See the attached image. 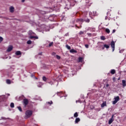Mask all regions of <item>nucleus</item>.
Returning a JSON list of instances; mask_svg holds the SVG:
<instances>
[{
	"mask_svg": "<svg viewBox=\"0 0 126 126\" xmlns=\"http://www.w3.org/2000/svg\"><path fill=\"white\" fill-rule=\"evenodd\" d=\"M32 76H33V75H32Z\"/></svg>",
	"mask_w": 126,
	"mask_h": 126,
	"instance_id": "4d7b16f0",
	"label": "nucleus"
},
{
	"mask_svg": "<svg viewBox=\"0 0 126 126\" xmlns=\"http://www.w3.org/2000/svg\"><path fill=\"white\" fill-rule=\"evenodd\" d=\"M103 47H104V48H105L106 49H109V48H110V44L107 45L105 44L103 45Z\"/></svg>",
	"mask_w": 126,
	"mask_h": 126,
	"instance_id": "4468645a",
	"label": "nucleus"
},
{
	"mask_svg": "<svg viewBox=\"0 0 126 126\" xmlns=\"http://www.w3.org/2000/svg\"><path fill=\"white\" fill-rule=\"evenodd\" d=\"M42 79H43V81H47V78H46V77H45V76H43L42 77Z\"/></svg>",
	"mask_w": 126,
	"mask_h": 126,
	"instance_id": "a878e982",
	"label": "nucleus"
},
{
	"mask_svg": "<svg viewBox=\"0 0 126 126\" xmlns=\"http://www.w3.org/2000/svg\"><path fill=\"white\" fill-rule=\"evenodd\" d=\"M105 31L108 33V34L110 33V30L109 29H106Z\"/></svg>",
	"mask_w": 126,
	"mask_h": 126,
	"instance_id": "cd10ccee",
	"label": "nucleus"
},
{
	"mask_svg": "<svg viewBox=\"0 0 126 126\" xmlns=\"http://www.w3.org/2000/svg\"><path fill=\"white\" fill-rule=\"evenodd\" d=\"M25 114H26L25 119H28L29 118H30V117L32 116L33 112L31 110H27Z\"/></svg>",
	"mask_w": 126,
	"mask_h": 126,
	"instance_id": "f257e3e1",
	"label": "nucleus"
},
{
	"mask_svg": "<svg viewBox=\"0 0 126 126\" xmlns=\"http://www.w3.org/2000/svg\"><path fill=\"white\" fill-rule=\"evenodd\" d=\"M106 87H109V84H106Z\"/></svg>",
	"mask_w": 126,
	"mask_h": 126,
	"instance_id": "79ce46f5",
	"label": "nucleus"
},
{
	"mask_svg": "<svg viewBox=\"0 0 126 126\" xmlns=\"http://www.w3.org/2000/svg\"><path fill=\"white\" fill-rule=\"evenodd\" d=\"M120 101V96H117L115 97H114V101H113L112 104L113 105H115L118 103V101Z\"/></svg>",
	"mask_w": 126,
	"mask_h": 126,
	"instance_id": "f03ea898",
	"label": "nucleus"
},
{
	"mask_svg": "<svg viewBox=\"0 0 126 126\" xmlns=\"http://www.w3.org/2000/svg\"><path fill=\"white\" fill-rule=\"evenodd\" d=\"M36 39H38V37H36Z\"/></svg>",
	"mask_w": 126,
	"mask_h": 126,
	"instance_id": "5fc2aeb1",
	"label": "nucleus"
},
{
	"mask_svg": "<svg viewBox=\"0 0 126 126\" xmlns=\"http://www.w3.org/2000/svg\"><path fill=\"white\" fill-rule=\"evenodd\" d=\"M113 118H114V115H112L111 119H110L109 120V122H108L109 125H111V124H112V123H113V122H114V119H113Z\"/></svg>",
	"mask_w": 126,
	"mask_h": 126,
	"instance_id": "1a4fd4ad",
	"label": "nucleus"
},
{
	"mask_svg": "<svg viewBox=\"0 0 126 126\" xmlns=\"http://www.w3.org/2000/svg\"><path fill=\"white\" fill-rule=\"evenodd\" d=\"M7 96H10V94H7Z\"/></svg>",
	"mask_w": 126,
	"mask_h": 126,
	"instance_id": "c03bdc74",
	"label": "nucleus"
},
{
	"mask_svg": "<svg viewBox=\"0 0 126 126\" xmlns=\"http://www.w3.org/2000/svg\"><path fill=\"white\" fill-rule=\"evenodd\" d=\"M74 117L75 118H77V117H78V113H77V112L75 113L74 114Z\"/></svg>",
	"mask_w": 126,
	"mask_h": 126,
	"instance_id": "aec40b11",
	"label": "nucleus"
},
{
	"mask_svg": "<svg viewBox=\"0 0 126 126\" xmlns=\"http://www.w3.org/2000/svg\"><path fill=\"white\" fill-rule=\"evenodd\" d=\"M16 58L19 59L21 57V52L20 51H16Z\"/></svg>",
	"mask_w": 126,
	"mask_h": 126,
	"instance_id": "39448f33",
	"label": "nucleus"
},
{
	"mask_svg": "<svg viewBox=\"0 0 126 126\" xmlns=\"http://www.w3.org/2000/svg\"><path fill=\"white\" fill-rule=\"evenodd\" d=\"M118 80H120V78L118 79Z\"/></svg>",
	"mask_w": 126,
	"mask_h": 126,
	"instance_id": "6e6d98bb",
	"label": "nucleus"
},
{
	"mask_svg": "<svg viewBox=\"0 0 126 126\" xmlns=\"http://www.w3.org/2000/svg\"><path fill=\"white\" fill-rule=\"evenodd\" d=\"M79 122H80V119H79V118H77L75 119V123L76 124H77L78 123H79Z\"/></svg>",
	"mask_w": 126,
	"mask_h": 126,
	"instance_id": "f3484780",
	"label": "nucleus"
},
{
	"mask_svg": "<svg viewBox=\"0 0 126 126\" xmlns=\"http://www.w3.org/2000/svg\"><path fill=\"white\" fill-rule=\"evenodd\" d=\"M79 35H82V34H84V32L80 31L79 33Z\"/></svg>",
	"mask_w": 126,
	"mask_h": 126,
	"instance_id": "2f4dec72",
	"label": "nucleus"
},
{
	"mask_svg": "<svg viewBox=\"0 0 126 126\" xmlns=\"http://www.w3.org/2000/svg\"><path fill=\"white\" fill-rule=\"evenodd\" d=\"M105 106H107V104L106 103V102H103L101 105V108H104Z\"/></svg>",
	"mask_w": 126,
	"mask_h": 126,
	"instance_id": "dca6fc26",
	"label": "nucleus"
},
{
	"mask_svg": "<svg viewBox=\"0 0 126 126\" xmlns=\"http://www.w3.org/2000/svg\"><path fill=\"white\" fill-rule=\"evenodd\" d=\"M43 85V83L39 82L37 83V86L38 87H42Z\"/></svg>",
	"mask_w": 126,
	"mask_h": 126,
	"instance_id": "f8f14e48",
	"label": "nucleus"
},
{
	"mask_svg": "<svg viewBox=\"0 0 126 126\" xmlns=\"http://www.w3.org/2000/svg\"><path fill=\"white\" fill-rule=\"evenodd\" d=\"M53 55H56V53H53Z\"/></svg>",
	"mask_w": 126,
	"mask_h": 126,
	"instance_id": "09e8293b",
	"label": "nucleus"
},
{
	"mask_svg": "<svg viewBox=\"0 0 126 126\" xmlns=\"http://www.w3.org/2000/svg\"><path fill=\"white\" fill-rule=\"evenodd\" d=\"M66 48H67V49H68V50H70L71 48L70 46H69L68 45H66Z\"/></svg>",
	"mask_w": 126,
	"mask_h": 126,
	"instance_id": "c85d7f7f",
	"label": "nucleus"
},
{
	"mask_svg": "<svg viewBox=\"0 0 126 126\" xmlns=\"http://www.w3.org/2000/svg\"><path fill=\"white\" fill-rule=\"evenodd\" d=\"M115 32H116V30H113V32H112V33H115Z\"/></svg>",
	"mask_w": 126,
	"mask_h": 126,
	"instance_id": "58836bf2",
	"label": "nucleus"
},
{
	"mask_svg": "<svg viewBox=\"0 0 126 126\" xmlns=\"http://www.w3.org/2000/svg\"><path fill=\"white\" fill-rule=\"evenodd\" d=\"M35 79H38V78H36V77H35Z\"/></svg>",
	"mask_w": 126,
	"mask_h": 126,
	"instance_id": "8fccbe9b",
	"label": "nucleus"
},
{
	"mask_svg": "<svg viewBox=\"0 0 126 126\" xmlns=\"http://www.w3.org/2000/svg\"><path fill=\"white\" fill-rule=\"evenodd\" d=\"M32 33H33V32H32V31H30V32H29V35H32Z\"/></svg>",
	"mask_w": 126,
	"mask_h": 126,
	"instance_id": "c9c22d12",
	"label": "nucleus"
},
{
	"mask_svg": "<svg viewBox=\"0 0 126 126\" xmlns=\"http://www.w3.org/2000/svg\"><path fill=\"white\" fill-rule=\"evenodd\" d=\"M12 49H13V46L12 45H9L8 47L6 52H8V53H9V52H11V51H12Z\"/></svg>",
	"mask_w": 126,
	"mask_h": 126,
	"instance_id": "20e7f679",
	"label": "nucleus"
},
{
	"mask_svg": "<svg viewBox=\"0 0 126 126\" xmlns=\"http://www.w3.org/2000/svg\"><path fill=\"white\" fill-rule=\"evenodd\" d=\"M111 46L112 48V52H114V51H115V42L114 41L111 42Z\"/></svg>",
	"mask_w": 126,
	"mask_h": 126,
	"instance_id": "423d86ee",
	"label": "nucleus"
},
{
	"mask_svg": "<svg viewBox=\"0 0 126 126\" xmlns=\"http://www.w3.org/2000/svg\"><path fill=\"white\" fill-rule=\"evenodd\" d=\"M113 80H115V78H113Z\"/></svg>",
	"mask_w": 126,
	"mask_h": 126,
	"instance_id": "603ef678",
	"label": "nucleus"
},
{
	"mask_svg": "<svg viewBox=\"0 0 126 126\" xmlns=\"http://www.w3.org/2000/svg\"><path fill=\"white\" fill-rule=\"evenodd\" d=\"M23 103H24V104L25 105V107H26L27 105H28V103H29V101H28V99H24L23 100Z\"/></svg>",
	"mask_w": 126,
	"mask_h": 126,
	"instance_id": "6e6552de",
	"label": "nucleus"
},
{
	"mask_svg": "<svg viewBox=\"0 0 126 126\" xmlns=\"http://www.w3.org/2000/svg\"><path fill=\"white\" fill-rule=\"evenodd\" d=\"M57 95L58 96H60L61 98H62V97H63V95H63V92H58Z\"/></svg>",
	"mask_w": 126,
	"mask_h": 126,
	"instance_id": "ddd939ff",
	"label": "nucleus"
},
{
	"mask_svg": "<svg viewBox=\"0 0 126 126\" xmlns=\"http://www.w3.org/2000/svg\"><path fill=\"white\" fill-rule=\"evenodd\" d=\"M104 49H105V47H103L102 48V50H104Z\"/></svg>",
	"mask_w": 126,
	"mask_h": 126,
	"instance_id": "de8ad7c7",
	"label": "nucleus"
},
{
	"mask_svg": "<svg viewBox=\"0 0 126 126\" xmlns=\"http://www.w3.org/2000/svg\"><path fill=\"white\" fill-rule=\"evenodd\" d=\"M107 19H108V17L107 16H106L105 18V20H107Z\"/></svg>",
	"mask_w": 126,
	"mask_h": 126,
	"instance_id": "ea45409f",
	"label": "nucleus"
},
{
	"mask_svg": "<svg viewBox=\"0 0 126 126\" xmlns=\"http://www.w3.org/2000/svg\"><path fill=\"white\" fill-rule=\"evenodd\" d=\"M47 103H48V104H49V105H52V104H53V101H49Z\"/></svg>",
	"mask_w": 126,
	"mask_h": 126,
	"instance_id": "f704fd0d",
	"label": "nucleus"
},
{
	"mask_svg": "<svg viewBox=\"0 0 126 126\" xmlns=\"http://www.w3.org/2000/svg\"><path fill=\"white\" fill-rule=\"evenodd\" d=\"M6 83H7V84H10V83H11V81L9 79H7Z\"/></svg>",
	"mask_w": 126,
	"mask_h": 126,
	"instance_id": "6ab92c4d",
	"label": "nucleus"
},
{
	"mask_svg": "<svg viewBox=\"0 0 126 126\" xmlns=\"http://www.w3.org/2000/svg\"><path fill=\"white\" fill-rule=\"evenodd\" d=\"M111 74H115L116 73V70L115 69H112L111 71Z\"/></svg>",
	"mask_w": 126,
	"mask_h": 126,
	"instance_id": "a211bd4d",
	"label": "nucleus"
},
{
	"mask_svg": "<svg viewBox=\"0 0 126 126\" xmlns=\"http://www.w3.org/2000/svg\"><path fill=\"white\" fill-rule=\"evenodd\" d=\"M15 55H16V52L15 53Z\"/></svg>",
	"mask_w": 126,
	"mask_h": 126,
	"instance_id": "864d4df0",
	"label": "nucleus"
},
{
	"mask_svg": "<svg viewBox=\"0 0 126 126\" xmlns=\"http://www.w3.org/2000/svg\"><path fill=\"white\" fill-rule=\"evenodd\" d=\"M85 47H86V48H89V45L88 44H86Z\"/></svg>",
	"mask_w": 126,
	"mask_h": 126,
	"instance_id": "e433bc0d",
	"label": "nucleus"
},
{
	"mask_svg": "<svg viewBox=\"0 0 126 126\" xmlns=\"http://www.w3.org/2000/svg\"><path fill=\"white\" fill-rule=\"evenodd\" d=\"M39 55H40V56H41V55H42V53H39Z\"/></svg>",
	"mask_w": 126,
	"mask_h": 126,
	"instance_id": "49530a36",
	"label": "nucleus"
},
{
	"mask_svg": "<svg viewBox=\"0 0 126 126\" xmlns=\"http://www.w3.org/2000/svg\"><path fill=\"white\" fill-rule=\"evenodd\" d=\"M70 53H77V51H76L74 49H71L70 50Z\"/></svg>",
	"mask_w": 126,
	"mask_h": 126,
	"instance_id": "2eb2a0df",
	"label": "nucleus"
},
{
	"mask_svg": "<svg viewBox=\"0 0 126 126\" xmlns=\"http://www.w3.org/2000/svg\"><path fill=\"white\" fill-rule=\"evenodd\" d=\"M53 45H54V42H51L49 43V47H52V46H53Z\"/></svg>",
	"mask_w": 126,
	"mask_h": 126,
	"instance_id": "5701e85b",
	"label": "nucleus"
},
{
	"mask_svg": "<svg viewBox=\"0 0 126 126\" xmlns=\"http://www.w3.org/2000/svg\"><path fill=\"white\" fill-rule=\"evenodd\" d=\"M100 39H101V40H106V38L104 36H101Z\"/></svg>",
	"mask_w": 126,
	"mask_h": 126,
	"instance_id": "393cba45",
	"label": "nucleus"
},
{
	"mask_svg": "<svg viewBox=\"0 0 126 126\" xmlns=\"http://www.w3.org/2000/svg\"><path fill=\"white\" fill-rule=\"evenodd\" d=\"M77 27V28L79 29V27Z\"/></svg>",
	"mask_w": 126,
	"mask_h": 126,
	"instance_id": "3c124183",
	"label": "nucleus"
},
{
	"mask_svg": "<svg viewBox=\"0 0 126 126\" xmlns=\"http://www.w3.org/2000/svg\"><path fill=\"white\" fill-rule=\"evenodd\" d=\"M70 6H74L75 5V1L74 0H71L70 1Z\"/></svg>",
	"mask_w": 126,
	"mask_h": 126,
	"instance_id": "9d476101",
	"label": "nucleus"
},
{
	"mask_svg": "<svg viewBox=\"0 0 126 126\" xmlns=\"http://www.w3.org/2000/svg\"><path fill=\"white\" fill-rule=\"evenodd\" d=\"M10 107L11 108H14V103H13V102L11 103Z\"/></svg>",
	"mask_w": 126,
	"mask_h": 126,
	"instance_id": "4be33fe9",
	"label": "nucleus"
},
{
	"mask_svg": "<svg viewBox=\"0 0 126 126\" xmlns=\"http://www.w3.org/2000/svg\"><path fill=\"white\" fill-rule=\"evenodd\" d=\"M56 58L57 60H61V57L59 55H56Z\"/></svg>",
	"mask_w": 126,
	"mask_h": 126,
	"instance_id": "473e14b6",
	"label": "nucleus"
},
{
	"mask_svg": "<svg viewBox=\"0 0 126 126\" xmlns=\"http://www.w3.org/2000/svg\"><path fill=\"white\" fill-rule=\"evenodd\" d=\"M3 41V38L2 37L0 36V43Z\"/></svg>",
	"mask_w": 126,
	"mask_h": 126,
	"instance_id": "c756f323",
	"label": "nucleus"
},
{
	"mask_svg": "<svg viewBox=\"0 0 126 126\" xmlns=\"http://www.w3.org/2000/svg\"><path fill=\"white\" fill-rule=\"evenodd\" d=\"M17 108H18L19 111H20V112H22V109L21 108V107L19 106Z\"/></svg>",
	"mask_w": 126,
	"mask_h": 126,
	"instance_id": "bb28decb",
	"label": "nucleus"
},
{
	"mask_svg": "<svg viewBox=\"0 0 126 126\" xmlns=\"http://www.w3.org/2000/svg\"><path fill=\"white\" fill-rule=\"evenodd\" d=\"M87 35H88V36H89L90 37H91L92 34L90 33H87Z\"/></svg>",
	"mask_w": 126,
	"mask_h": 126,
	"instance_id": "4c0bfd02",
	"label": "nucleus"
},
{
	"mask_svg": "<svg viewBox=\"0 0 126 126\" xmlns=\"http://www.w3.org/2000/svg\"><path fill=\"white\" fill-rule=\"evenodd\" d=\"M77 21H80L81 22H87V23H89L90 22V20L89 19H78Z\"/></svg>",
	"mask_w": 126,
	"mask_h": 126,
	"instance_id": "7ed1b4c3",
	"label": "nucleus"
},
{
	"mask_svg": "<svg viewBox=\"0 0 126 126\" xmlns=\"http://www.w3.org/2000/svg\"><path fill=\"white\" fill-rule=\"evenodd\" d=\"M27 43L28 45H31L32 44V41H31V40H28Z\"/></svg>",
	"mask_w": 126,
	"mask_h": 126,
	"instance_id": "412c9836",
	"label": "nucleus"
},
{
	"mask_svg": "<svg viewBox=\"0 0 126 126\" xmlns=\"http://www.w3.org/2000/svg\"><path fill=\"white\" fill-rule=\"evenodd\" d=\"M9 11L11 13H13L14 12V7L11 6L9 7Z\"/></svg>",
	"mask_w": 126,
	"mask_h": 126,
	"instance_id": "0eeeda50",
	"label": "nucleus"
},
{
	"mask_svg": "<svg viewBox=\"0 0 126 126\" xmlns=\"http://www.w3.org/2000/svg\"><path fill=\"white\" fill-rule=\"evenodd\" d=\"M126 80H122V86L123 87H126Z\"/></svg>",
	"mask_w": 126,
	"mask_h": 126,
	"instance_id": "9b49d317",
	"label": "nucleus"
},
{
	"mask_svg": "<svg viewBox=\"0 0 126 126\" xmlns=\"http://www.w3.org/2000/svg\"><path fill=\"white\" fill-rule=\"evenodd\" d=\"M29 38H30V39H34V38H36V37L34 36H30Z\"/></svg>",
	"mask_w": 126,
	"mask_h": 126,
	"instance_id": "72a5a7b5",
	"label": "nucleus"
},
{
	"mask_svg": "<svg viewBox=\"0 0 126 126\" xmlns=\"http://www.w3.org/2000/svg\"><path fill=\"white\" fill-rule=\"evenodd\" d=\"M25 1V0H22V2H24Z\"/></svg>",
	"mask_w": 126,
	"mask_h": 126,
	"instance_id": "37998d69",
	"label": "nucleus"
},
{
	"mask_svg": "<svg viewBox=\"0 0 126 126\" xmlns=\"http://www.w3.org/2000/svg\"><path fill=\"white\" fill-rule=\"evenodd\" d=\"M50 84L51 85H53V83L50 82Z\"/></svg>",
	"mask_w": 126,
	"mask_h": 126,
	"instance_id": "a18cd8bd",
	"label": "nucleus"
},
{
	"mask_svg": "<svg viewBox=\"0 0 126 126\" xmlns=\"http://www.w3.org/2000/svg\"><path fill=\"white\" fill-rule=\"evenodd\" d=\"M91 30H93V28H89L87 29V31H90Z\"/></svg>",
	"mask_w": 126,
	"mask_h": 126,
	"instance_id": "7c9ffc66",
	"label": "nucleus"
},
{
	"mask_svg": "<svg viewBox=\"0 0 126 126\" xmlns=\"http://www.w3.org/2000/svg\"><path fill=\"white\" fill-rule=\"evenodd\" d=\"M83 60V58L82 57H79V62H82Z\"/></svg>",
	"mask_w": 126,
	"mask_h": 126,
	"instance_id": "b1692460",
	"label": "nucleus"
},
{
	"mask_svg": "<svg viewBox=\"0 0 126 126\" xmlns=\"http://www.w3.org/2000/svg\"><path fill=\"white\" fill-rule=\"evenodd\" d=\"M119 53H120V54H122V53H123V51L120 50V51H119Z\"/></svg>",
	"mask_w": 126,
	"mask_h": 126,
	"instance_id": "a19ab883",
	"label": "nucleus"
}]
</instances>
